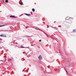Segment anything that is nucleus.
Here are the masks:
<instances>
[{"instance_id": "1", "label": "nucleus", "mask_w": 76, "mask_h": 76, "mask_svg": "<svg viewBox=\"0 0 76 76\" xmlns=\"http://www.w3.org/2000/svg\"><path fill=\"white\" fill-rule=\"evenodd\" d=\"M73 18H69L68 17L66 18V20H73Z\"/></svg>"}, {"instance_id": "2", "label": "nucleus", "mask_w": 76, "mask_h": 76, "mask_svg": "<svg viewBox=\"0 0 76 76\" xmlns=\"http://www.w3.org/2000/svg\"><path fill=\"white\" fill-rule=\"evenodd\" d=\"M0 36V37H6V35L3 34H1Z\"/></svg>"}, {"instance_id": "3", "label": "nucleus", "mask_w": 76, "mask_h": 76, "mask_svg": "<svg viewBox=\"0 0 76 76\" xmlns=\"http://www.w3.org/2000/svg\"><path fill=\"white\" fill-rule=\"evenodd\" d=\"M10 18H17L16 17H15L14 15H11L10 16Z\"/></svg>"}, {"instance_id": "4", "label": "nucleus", "mask_w": 76, "mask_h": 76, "mask_svg": "<svg viewBox=\"0 0 76 76\" xmlns=\"http://www.w3.org/2000/svg\"><path fill=\"white\" fill-rule=\"evenodd\" d=\"M38 58L39 60H41V59H42V58L41 55L39 56L38 57Z\"/></svg>"}, {"instance_id": "5", "label": "nucleus", "mask_w": 76, "mask_h": 76, "mask_svg": "<svg viewBox=\"0 0 76 76\" xmlns=\"http://www.w3.org/2000/svg\"><path fill=\"white\" fill-rule=\"evenodd\" d=\"M25 15H26L28 16H31V14H25Z\"/></svg>"}, {"instance_id": "6", "label": "nucleus", "mask_w": 76, "mask_h": 76, "mask_svg": "<svg viewBox=\"0 0 76 76\" xmlns=\"http://www.w3.org/2000/svg\"><path fill=\"white\" fill-rule=\"evenodd\" d=\"M32 11H33V12H35V9L33 8L32 9Z\"/></svg>"}, {"instance_id": "7", "label": "nucleus", "mask_w": 76, "mask_h": 76, "mask_svg": "<svg viewBox=\"0 0 76 76\" xmlns=\"http://www.w3.org/2000/svg\"><path fill=\"white\" fill-rule=\"evenodd\" d=\"M6 25H1V26H0V27L1 26H6Z\"/></svg>"}, {"instance_id": "8", "label": "nucleus", "mask_w": 76, "mask_h": 76, "mask_svg": "<svg viewBox=\"0 0 76 76\" xmlns=\"http://www.w3.org/2000/svg\"><path fill=\"white\" fill-rule=\"evenodd\" d=\"M69 23H72V21H70L69 22H68Z\"/></svg>"}, {"instance_id": "9", "label": "nucleus", "mask_w": 76, "mask_h": 76, "mask_svg": "<svg viewBox=\"0 0 76 76\" xmlns=\"http://www.w3.org/2000/svg\"><path fill=\"white\" fill-rule=\"evenodd\" d=\"M5 2H6V3H8V0H6L5 1Z\"/></svg>"}, {"instance_id": "10", "label": "nucleus", "mask_w": 76, "mask_h": 76, "mask_svg": "<svg viewBox=\"0 0 76 76\" xmlns=\"http://www.w3.org/2000/svg\"><path fill=\"white\" fill-rule=\"evenodd\" d=\"M76 30H73V31L74 32H76Z\"/></svg>"}, {"instance_id": "11", "label": "nucleus", "mask_w": 76, "mask_h": 76, "mask_svg": "<svg viewBox=\"0 0 76 76\" xmlns=\"http://www.w3.org/2000/svg\"><path fill=\"white\" fill-rule=\"evenodd\" d=\"M20 4H21V5H22L23 4V3L22 2L20 3Z\"/></svg>"}, {"instance_id": "12", "label": "nucleus", "mask_w": 76, "mask_h": 76, "mask_svg": "<svg viewBox=\"0 0 76 76\" xmlns=\"http://www.w3.org/2000/svg\"><path fill=\"white\" fill-rule=\"evenodd\" d=\"M20 48H25V47H23V46H21L20 47Z\"/></svg>"}, {"instance_id": "13", "label": "nucleus", "mask_w": 76, "mask_h": 76, "mask_svg": "<svg viewBox=\"0 0 76 76\" xmlns=\"http://www.w3.org/2000/svg\"><path fill=\"white\" fill-rule=\"evenodd\" d=\"M9 60H10V61H11V60H12V59H9Z\"/></svg>"}, {"instance_id": "14", "label": "nucleus", "mask_w": 76, "mask_h": 76, "mask_svg": "<svg viewBox=\"0 0 76 76\" xmlns=\"http://www.w3.org/2000/svg\"><path fill=\"white\" fill-rule=\"evenodd\" d=\"M39 42H41V40H39Z\"/></svg>"}, {"instance_id": "15", "label": "nucleus", "mask_w": 76, "mask_h": 76, "mask_svg": "<svg viewBox=\"0 0 76 76\" xmlns=\"http://www.w3.org/2000/svg\"><path fill=\"white\" fill-rule=\"evenodd\" d=\"M47 36L48 37V35H47V34H46Z\"/></svg>"}, {"instance_id": "16", "label": "nucleus", "mask_w": 76, "mask_h": 76, "mask_svg": "<svg viewBox=\"0 0 76 76\" xmlns=\"http://www.w3.org/2000/svg\"><path fill=\"white\" fill-rule=\"evenodd\" d=\"M27 72L28 73V71H27Z\"/></svg>"}, {"instance_id": "17", "label": "nucleus", "mask_w": 76, "mask_h": 76, "mask_svg": "<svg viewBox=\"0 0 76 76\" xmlns=\"http://www.w3.org/2000/svg\"><path fill=\"white\" fill-rule=\"evenodd\" d=\"M66 72L67 73V71H66Z\"/></svg>"}, {"instance_id": "18", "label": "nucleus", "mask_w": 76, "mask_h": 76, "mask_svg": "<svg viewBox=\"0 0 76 76\" xmlns=\"http://www.w3.org/2000/svg\"><path fill=\"white\" fill-rule=\"evenodd\" d=\"M25 55L26 56V53Z\"/></svg>"}, {"instance_id": "19", "label": "nucleus", "mask_w": 76, "mask_h": 76, "mask_svg": "<svg viewBox=\"0 0 76 76\" xmlns=\"http://www.w3.org/2000/svg\"><path fill=\"white\" fill-rule=\"evenodd\" d=\"M47 41H48V40H47Z\"/></svg>"}, {"instance_id": "20", "label": "nucleus", "mask_w": 76, "mask_h": 76, "mask_svg": "<svg viewBox=\"0 0 76 76\" xmlns=\"http://www.w3.org/2000/svg\"><path fill=\"white\" fill-rule=\"evenodd\" d=\"M30 37H32V36H30Z\"/></svg>"}]
</instances>
